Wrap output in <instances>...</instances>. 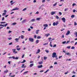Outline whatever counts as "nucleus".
<instances>
[{"instance_id":"1","label":"nucleus","mask_w":77,"mask_h":77,"mask_svg":"<svg viewBox=\"0 0 77 77\" xmlns=\"http://www.w3.org/2000/svg\"><path fill=\"white\" fill-rule=\"evenodd\" d=\"M8 58L9 59H11L12 58H13V59H15V60H18V59H19V58L18 57H15L14 56H12V57H9Z\"/></svg>"},{"instance_id":"2","label":"nucleus","mask_w":77,"mask_h":77,"mask_svg":"<svg viewBox=\"0 0 77 77\" xmlns=\"http://www.w3.org/2000/svg\"><path fill=\"white\" fill-rule=\"evenodd\" d=\"M28 39L29 42H34V39L31 37L29 38H28Z\"/></svg>"},{"instance_id":"3","label":"nucleus","mask_w":77,"mask_h":77,"mask_svg":"<svg viewBox=\"0 0 77 77\" xmlns=\"http://www.w3.org/2000/svg\"><path fill=\"white\" fill-rule=\"evenodd\" d=\"M57 56L56 55V53L54 52L52 54V57L53 58L54 57H56L57 58Z\"/></svg>"},{"instance_id":"4","label":"nucleus","mask_w":77,"mask_h":77,"mask_svg":"<svg viewBox=\"0 0 77 77\" xmlns=\"http://www.w3.org/2000/svg\"><path fill=\"white\" fill-rule=\"evenodd\" d=\"M12 51H13V53L14 54H17V53H18V52L17 51H16V49H12Z\"/></svg>"},{"instance_id":"5","label":"nucleus","mask_w":77,"mask_h":77,"mask_svg":"<svg viewBox=\"0 0 77 77\" xmlns=\"http://www.w3.org/2000/svg\"><path fill=\"white\" fill-rule=\"evenodd\" d=\"M58 24V21H57L56 23L54 22L53 23V25L54 26H57Z\"/></svg>"},{"instance_id":"6","label":"nucleus","mask_w":77,"mask_h":77,"mask_svg":"<svg viewBox=\"0 0 77 77\" xmlns=\"http://www.w3.org/2000/svg\"><path fill=\"white\" fill-rule=\"evenodd\" d=\"M61 19L62 20L63 22V23H65V21L66 20V19H65V18H62Z\"/></svg>"},{"instance_id":"7","label":"nucleus","mask_w":77,"mask_h":77,"mask_svg":"<svg viewBox=\"0 0 77 77\" xmlns=\"http://www.w3.org/2000/svg\"><path fill=\"white\" fill-rule=\"evenodd\" d=\"M57 12V11H54V12H51V14L52 15H54V14H55V13Z\"/></svg>"},{"instance_id":"8","label":"nucleus","mask_w":77,"mask_h":77,"mask_svg":"<svg viewBox=\"0 0 77 77\" xmlns=\"http://www.w3.org/2000/svg\"><path fill=\"white\" fill-rule=\"evenodd\" d=\"M15 10H19V8L17 7H16L15 8L13 9L12 11H14Z\"/></svg>"},{"instance_id":"9","label":"nucleus","mask_w":77,"mask_h":77,"mask_svg":"<svg viewBox=\"0 0 77 77\" xmlns=\"http://www.w3.org/2000/svg\"><path fill=\"white\" fill-rule=\"evenodd\" d=\"M8 69H6V70H5L4 71V74H7V73H8Z\"/></svg>"},{"instance_id":"10","label":"nucleus","mask_w":77,"mask_h":77,"mask_svg":"<svg viewBox=\"0 0 77 77\" xmlns=\"http://www.w3.org/2000/svg\"><path fill=\"white\" fill-rule=\"evenodd\" d=\"M26 66H24V64H23L22 65L21 68H26Z\"/></svg>"},{"instance_id":"11","label":"nucleus","mask_w":77,"mask_h":77,"mask_svg":"<svg viewBox=\"0 0 77 77\" xmlns=\"http://www.w3.org/2000/svg\"><path fill=\"white\" fill-rule=\"evenodd\" d=\"M69 33H70V31H68L66 35H69Z\"/></svg>"},{"instance_id":"12","label":"nucleus","mask_w":77,"mask_h":77,"mask_svg":"<svg viewBox=\"0 0 77 77\" xmlns=\"http://www.w3.org/2000/svg\"><path fill=\"white\" fill-rule=\"evenodd\" d=\"M42 65H39L38 66V68H42Z\"/></svg>"},{"instance_id":"13","label":"nucleus","mask_w":77,"mask_h":77,"mask_svg":"<svg viewBox=\"0 0 77 77\" xmlns=\"http://www.w3.org/2000/svg\"><path fill=\"white\" fill-rule=\"evenodd\" d=\"M33 65H34V64L33 63H32L30 64L29 66H30V68H31V67H32V66H33Z\"/></svg>"},{"instance_id":"14","label":"nucleus","mask_w":77,"mask_h":77,"mask_svg":"<svg viewBox=\"0 0 77 77\" xmlns=\"http://www.w3.org/2000/svg\"><path fill=\"white\" fill-rule=\"evenodd\" d=\"M44 27H48V24H44L43 25Z\"/></svg>"},{"instance_id":"15","label":"nucleus","mask_w":77,"mask_h":77,"mask_svg":"<svg viewBox=\"0 0 77 77\" xmlns=\"http://www.w3.org/2000/svg\"><path fill=\"white\" fill-rule=\"evenodd\" d=\"M8 25V24L6 23L5 24L3 25L2 27H6V26Z\"/></svg>"},{"instance_id":"16","label":"nucleus","mask_w":77,"mask_h":77,"mask_svg":"<svg viewBox=\"0 0 77 77\" xmlns=\"http://www.w3.org/2000/svg\"><path fill=\"white\" fill-rule=\"evenodd\" d=\"M28 72H29V71H26L23 73V74L24 75H25V74H27V73H28Z\"/></svg>"},{"instance_id":"17","label":"nucleus","mask_w":77,"mask_h":77,"mask_svg":"<svg viewBox=\"0 0 77 77\" xmlns=\"http://www.w3.org/2000/svg\"><path fill=\"white\" fill-rule=\"evenodd\" d=\"M40 51H41L40 50V49H38L37 50V52H36L37 54H38V53H39V52H40Z\"/></svg>"},{"instance_id":"18","label":"nucleus","mask_w":77,"mask_h":77,"mask_svg":"<svg viewBox=\"0 0 77 77\" xmlns=\"http://www.w3.org/2000/svg\"><path fill=\"white\" fill-rule=\"evenodd\" d=\"M15 40L16 42H18L19 39H18V38H16L15 39Z\"/></svg>"},{"instance_id":"19","label":"nucleus","mask_w":77,"mask_h":77,"mask_svg":"<svg viewBox=\"0 0 77 77\" xmlns=\"http://www.w3.org/2000/svg\"><path fill=\"white\" fill-rule=\"evenodd\" d=\"M38 63L40 65H41V64H42V63H43V62H42V61H41V62H39Z\"/></svg>"},{"instance_id":"20","label":"nucleus","mask_w":77,"mask_h":77,"mask_svg":"<svg viewBox=\"0 0 77 77\" xmlns=\"http://www.w3.org/2000/svg\"><path fill=\"white\" fill-rule=\"evenodd\" d=\"M39 30H37L36 31V34H38V33H39Z\"/></svg>"},{"instance_id":"21","label":"nucleus","mask_w":77,"mask_h":77,"mask_svg":"<svg viewBox=\"0 0 77 77\" xmlns=\"http://www.w3.org/2000/svg\"><path fill=\"white\" fill-rule=\"evenodd\" d=\"M31 21L33 22V21H35V19H33L31 20Z\"/></svg>"},{"instance_id":"22","label":"nucleus","mask_w":77,"mask_h":77,"mask_svg":"<svg viewBox=\"0 0 77 77\" xmlns=\"http://www.w3.org/2000/svg\"><path fill=\"white\" fill-rule=\"evenodd\" d=\"M36 20L37 21H39V20H41L40 18H38L36 19Z\"/></svg>"},{"instance_id":"23","label":"nucleus","mask_w":77,"mask_h":77,"mask_svg":"<svg viewBox=\"0 0 77 77\" xmlns=\"http://www.w3.org/2000/svg\"><path fill=\"white\" fill-rule=\"evenodd\" d=\"M49 35H50V34H45V36H46L47 37H48V36H49Z\"/></svg>"},{"instance_id":"24","label":"nucleus","mask_w":77,"mask_h":77,"mask_svg":"<svg viewBox=\"0 0 77 77\" xmlns=\"http://www.w3.org/2000/svg\"><path fill=\"white\" fill-rule=\"evenodd\" d=\"M26 61L25 60H24L23 61V62H21V63H24V62H26Z\"/></svg>"},{"instance_id":"25","label":"nucleus","mask_w":77,"mask_h":77,"mask_svg":"<svg viewBox=\"0 0 77 77\" xmlns=\"http://www.w3.org/2000/svg\"><path fill=\"white\" fill-rule=\"evenodd\" d=\"M66 54H67V55H71V54H70L69 53H65Z\"/></svg>"},{"instance_id":"26","label":"nucleus","mask_w":77,"mask_h":77,"mask_svg":"<svg viewBox=\"0 0 77 77\" xmlns=\"http://www.w3.org/2000/svg\"><path fill=\"white\" fill-rule=\"evenodd\" d=\"M57 2H56V3H55V4H54L53 5V6H56V5H57Z\"/></svg>"},{"instance_id":"27","label":"nucleus","mask_w":77,"mask_h":77,"mask_svg":"<svg viewBox=\"0 0 77 77\" xmlns=\"http://www.w3.org/2000/svg\"><path fill=\"white\" fill-rule=\"evenodd\" d=\"M26 22V20H25L22 21V23H25Z\"/></svg>"},{"instance_id":"28","label":"nucleus","mask_w":77,"mask_h":77,"mask_svg":"<svg viewBox=\"0 0 77 77\" xmlns=\"http://www.w3.org/2000/svg\"><path fill=\"white\" fill-rule=\"evenodd\" d=\"M36 44H38V43H39V40H37L36 41Z\"/></svg>"},{"instance_id":"29","label":"nucleus","mask_w":77,"mask_h":77,"mask_svg":"<svg viewBox=\"0 0 77 77\" xmlns=\"http://www.w3.org/2000/svg\"><path fill=\"white\" fill-rule=\"evenodd\" d=\"M26 10H27V8H25L23 9V11H25Z\"/></svg>"},{"instance_id":"30","label":"nucleus","mask_w":77,"mask_h":77,"mask_svg":"<svg viewBox=\"0 0 77 77\" xmlns=\"http://www.w3.org/2000/svg\"><path fill=\"white\" fill-rule=\"evenodd\" d=\"M21 38L22 39H23L24 38V35H21Z\"/></svg>"},{"instance_id":"31","label":"nucleus","mask_w":77,"mask_h":77,"mask_svg":"<svg viewBox=\"0 0 77 77\" xmlns=\"http://www.w3.org/2000/svg\"><path fill=\"white\" fill-rule=\"evenodd\" d=\"M6 23V22H2L1 23V24H5Z\"/></svg>"},{"instance_id":"32","label":"nucleus","mask_w":77,"mask_h":77,"mask_svg":"<svg viewBox=\"0 0 77 77\" xmlns=\"http://www.w3.org/2000/svg\"><path fill=\"white\" fill-rule=\"evenodd\" d=\"M6 13H3L2 16L3 17L4 15H6Z\"/></svg>"},{"instance_id":"33","label":"nucleus","mask_w":77,"mask_h":77,"mask_svg":"<svg viewBox=\"0 0 77 77\" xmlns=\"http://www.w3.org/2000/svg\"><path fill=\"white\" fill-rule=\"evenodd\" d=\"M68 9V8H65L64 9V11H66Z\"/></svg>"},{"instance_id":"34","label":"nucleus","mask_w":77,"mask_h":77,"mask_svg":"<svg viewBox=\"0 0 77 77\" xmlns=\"http://www.w3.org/2000/svg\"><path fill=\"white\" fill-rule=\"evenodd\" d=\"M66 41L63 42V44H66Z\"/></svg>"},{"instance_id":"35","label":"nucleus","mask_w":77,"mask_h":77,"mask_svg":"<svg viewBox=\"0 0 77 77\" xmlns=\"http://www.w3.org/2000/svg\"><path fill=\"white\" fill-rule=\"evenodd\" d=\"M74 48H75V47L74 46L72 47V48H71V49H72L73 50H74Z\"/></svg>"},{"instance_id":"36","label":"nucleus","mask_w":77,"mask_h":77,"mask_svg":"<svg viewBox=\"0 0 77 77\" xmlns=\"http://www.w3.org/2000/svg\"><path fill=\"white\" fill-rule=\"evenodd\" d=\"M56 18H57V19H59V16H56Z\"/></svg>"},{"instance_id":"37","label":"nucleus","mask_w":77,"mask_h":77,"mask_svg":"<svg viewBox=\"0 0 77 77\" xmlns=\"http://www.w3.org/2000/svg\"><path fill=\"white\" fill-rule=\"evenodd\" d=\"M74 24L75 26H77V23H76V22H74Z\"/></svg>"},{"instance_id":"38","label":"nucleus","mask_w":77,"mask_h":77,"mask_svg":"<svg viewBox=\"0 0 77 77\" xmlns=\"http://www.w3.org/2000/svg\"><path fill=\"white\" fill-rule=\"evenodd\" d=\"M47 59V57H44V59L45 60L46 59Z\"/></svg>"},{"instance_id":"39","label":"nucleus","mask_w":77,"mask_h":77,"mask_svg":"<svg viewBox=\"0 0 77 77\" xmlns=\"http://www.w3.org/2000/svg\"><path fill=\"white\" fill-rule=\"evenodd\" d=\"M74 15H72L71 16V18H74Z\"/></svg>"},{"instance_id":"40","label":"nucleus","mask_w":77,"mask_h":77,"mask_svg":"<svg viewBox=\"0 0 77 77\" xmlns=\"http://www.w3.org/2000/svg\"><path fill=\"white\" fill-rule=\"evenodd\" d=\"M17 24V23H14L12 24V25H16V24Z\"/></svg>"},{"instance_id":"41","label":"nucleus","mask_w":77,"mask_h":77,"mask_svg":"<svg viewBox=\"0 0 77 77\" xmlns=\"http://www.w3.org/2000/svg\"><path fill=\"white\" fill-rule=\"evenodd\" d=\"M48 44V43H45L43 44V45H47Z\"/></svg>"},{"instance_id":"42","label":"nucleus","mask_w":77,"mask_h":77,"mask_svg":"<svg viewBox=\"0 0 77 77\" xmlns=\"http://www.w3.org/2000/svg\"><path fill=\"white\" fill-rule=\"evenodd\" d=\"M67 48H68V49H69L70 48H71V46H67Z\"/></svg>"},{"instance_id":"43","label":"nucleus","mask_w":77,"mask_h":77,"mask_svg":"<svg viewBox=\"0 0 77 77\" xmlns=\"http://www.w3.org/2000/svg\"><path fill=\"white\" fill-rule=\"evenodd\" d=\"M29 63H33V61L32 60H31V61H30Z\"/></svg>"},{"instance_id":"44","label":"nucleus","mask_w":77,"mask_h":77,"mask_svg":"<svg viewBox=\"0 0 77 77\" xmlns=\"http://www.w3.org/2000/svg\"><path fill=\"white\" fill-rule=\"evenodd\" d=\"M74 34L75 35L76 37H77V32H75Z\"/></svg>"},{"instance_id":"45","label":"nucleus","mask_w":77,"mask_h":77,"mask_svg":"<svg viewBox=\"0 0 77 77\" xmlns=\"http://www.w3.org/2000/svg\"><path fill=\"white\" fill-rule=\"evenodd\" d=\"M41 38V37L40 36H38L37 37V39H40Z\"/></svg>"},{"instance_id":"46","label":"nucleus","mask_w":77,"mask_h":77,"mask_svg":"<svg viewBox=\"0 0 77 77\" xmlns=\"http://www.w3.org/2000/svg\"><path fill=\"white\" fill-rule=\"evenodd\" d=\"M20 49H21L20 48H17V50H18V51H20Z\"/></svg>"},{"instance_id":"47","label":"nucleus","mask_w":77,"mask_h":77,"mask_svg":"<svg viewBox=\"0 0 77 77\" xmlns=\"http://www.w3.org/2000/svg\"><path fill=\"white\" fill-rule=\"evenodd\" d=\"M49 70V69H48L46 72H44V73H47V72H48V71Z\"/></svg>"},{"instance_id":"48","label":"nucleus","mask_w":77,"mask_h":77,"mask_svg":"<svg viewBox=\"0 0 77 77\" xmlns=\"http://www.w3.org/2000/svg\"><path fill=\"white\" fill-rule=\"evenodd\" d=\"M62 12H59V15H62Z\"/></svg>"},{"instance_id":"49","label":"nucleus","mask_w":77,"mask_h":77,"mask_svg":"<svg viewBox=\"0 0 77 77\" xmlns=\"http://www.w3.org/2000/svg\"><path fill=\"white\" fill-rule=\"evenodd\" d=\"M72 6H73V7H74V6L76 5V4H75V3H73V4H72Z\"/></svg>"},{"instance_id":"50","label":"nucleus","mask_w":77,"mask_h":77,"mask_svg":"<svg viewBox=\"0 0 77 77\" xmlns=\"http://www.w3.org/2000/svg\"><path fill=\"white\" fill-rule=\"evenodd\" d=\"M45 51L47 53H48V52H49V51H48V50H45Z\"/></svg>"},{"instance_id":"51","label":"nucleus","mask_w":77,"mask_h":77,"mask_svg":"<svg viewBox=\"0 0 77 77\" xmlns=\"http://www.w3.org/2000/svg\"><path fill=\"white\" fill-rule=\"evenodd\" d=\"M8 39L9 40H11V39H12V38H8Z\"/></svg>"},{"instance_id":"52","label":"nucleus","mask_w":77,"mask_h":77,"mask_svg":"<svg viewBox=\"0 0 77 77\" xmlns=\"http://www.w3.org/2000/svg\"><path fill=\"white\" fill-rule=\"evenodd\" d=\"M36 0H34L33 3H36Z\"/></svg>"},{"instance_id":"53","label":"nucleus","mask_w":77,"mask_h":77,"mask_svg":"<svg viewBox=\"0 0 77 77\" xmlns=\"http://www.w3.org/2000/svg\"><path fill=\"white\" fill-rule=\"evenodd\" d=\"M56 47V45H54L53 46V47Z\"/></svg>"},{"instance_id":"54","label":"nucleus","mask_w":77,"mask_h":77,"mask_svg":"<svg viewBox=\"0 0 77 77\" xmlns=\"http://www.w3.org/2000/svg\"><path fill=\"white\" fill-rule=\"evenodd\" d=\"M24 54L22 56V58H24Z\"/></svg>"},{"instance_id":"55","label":"nucleus","mask_w":77,"mask_h":77,"mask_svg":"<svg viewBox=\"0 0 77 77\" xmlns=\"http://www.w3.org/2000/svg\"><path fill=\"white\" fill-rule=\"evenodd\" d=\"M45 2V0H43L42 1V2L44 3Z\"/></svg>"},{"instance_id":"56","label":"nucleus","mask_w":77,"mask_h":77,"mask_svg":"<svg viewBox=\"0 0 77 77\" xmlns=\"http://www.w3.org/2000/svg\"><path fill=\"white\" fill-rule=\"evenodd\" d=\"M39 14V12L37 11L36 13H35V14Z\"/></svg>"},{"instance_id":"57","label":"nucleus","mask_w":77,"mask_h":77,"mask_svg":"<svg viewBox=\"0 0 77 77\" xmlns=\"http://www.w3.org/2000/svg\"><path fill=\"white\" fill-rule=\"evenodd\" d=\"M8 63H9V65H11V61H8Z\"/></svg>"},{"instance_id":"58","label":"nucleus","mask_w":77,"mask_h":77,"mask_svg":"<svg viewBox=\"0 0 77 77\" xmlns=\"http://www.w3.org/2000/svg\"><path fill=\"white\" fill-rule=\"evenodd\" d=\"M50 45L51 47H53V45L51 44H50Z\"/></svg>"},{"instance_id":"59","label":"nucleus","mask_w":77,"mask_h":77,"mask_svg":"<svg viewBox=\"0 0 77 77\" xmlns=\"http://www.w3.org/2000/svg\"><path fill=\"white\" fill-rule=\"evenodd\" d=\"M54 65H56L57 64V62H55L54 63Z\"/></svg>"},{"instance_id":"60","label":"nucleus","mask_w":77,"mask_h":77,"mask_svg":"<svg viewBox=\"0 0 77 77\" xmlns=\"http://www.w3.org/2000/svg\"><path fill=\"white\" fill-rule=\"evenodd\" d=\"M4 19H5V18H4V17H2V20L3 21V20H4Z\"/></svg>"},{"instance_id":"61","label":"nucleus","mask_w":77,"mask_h":77,"mask_svg":"<svg viewBox=\"0 0 77 77\" xmlns=\"http://www.w3.org/2000/svg\"><path fill=\"white\" fill-rule=\"evenodd\" d=\"M34 37L35 38H36V35H35Z\"/></svg>"},{"instance_id":"62","label":"nucleus","mask_w":77,"mask_h":77,"mask_svg":"<svg viewBox=\"0 0 77 77\" xmlns=\"http://www.w3.org/2000/svg\"><path fill=\"white\" fill-rule=\"evenodd\" d=\"M12 42H11L10 43H9V45H12Z\"/></svg>"},{"instance_id":"63","label":"nucleus","mask_w":77,"mask_h":77,"mask_svg":"<svg viewBox=\"0 0 77 77\" xmlns=\"http://www.w3.org/2000/svg\"><path fill=\"white\" fill-rule=\"evenodd\" d=\"M61 57H62V56H59V58L60 59V58H61Z\"/></svg>"},{"instance_id":"64","label":"nucleus","mask_w":77,"mask_h":77,"mask_svg":"<svg viewBox=\"0 0 77 77\" xmlns=\"http://www.w3.org/2000/svg\"><path fill=\"white\" fill-rule=\"evenodd\" d=\"M77 42H76L75 44V45H77Z\"/></svg>"}]
</instances>
